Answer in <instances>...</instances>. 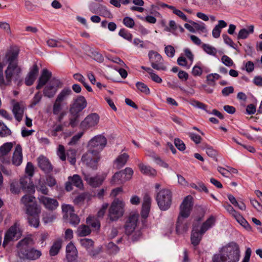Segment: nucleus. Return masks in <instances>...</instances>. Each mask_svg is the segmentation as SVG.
I'll list each match as a JSON object with an SVG mask.
<instances>
[{
  "mask_svg": "<svg viewBox=\"0 0 262 262\" xmlns=\"http://www.w3.org/2000/svg\"><path fill=\"white\" fill-rule=\"evenodd\" d=\"M107 140L101 135L95 136L89 142L90 149L82 157L81 160L90 167L95 169L100 160L99 152L106 146Z\"/></svg>",
  "mask_w": 262,
  "mask_h": 262,
  "instance_id": "obj_1",
  "label": "nucleus"
},
{
  "mask_svg": "<svg viewBox=\"0 0 262 262\" xmlns=\"http://www.w3.org/2000/svg\"><path fill=\"white\" fill-rule=\"evenodd\" d=\"M219 254H214L212 262H238L239 259V250L237 245L231 243L220 249Z\"/></svg>",
  "mask_w": 262,
  "mask_h": 262,
  "instance_id": "obj_2",
  "label": "nucleus"
},
{
  "mask_svg": "<svg viewBox=\"0 0 262 262\" xmlns=\"http://www.w3.org/2000/svg\"><path fill=\"white\" fill-rule=\"evenodd\" d=\"M33 244V241L31 237H25L18 243L17 254L20 258L34 260L41 256L40 251L29 247V245Z\"/></svg>",
  "mask_w": 262,
  "mask_h": 262,
  "instance_id": "obj_3",
  "label": "nucleus"
},
{
  "mask_svg": "<svg viewBox=\"0 0 262 262\" xmlns=\"http://www.w3.org/2000/svg\"><path fill=\"white\" fill-rule=\"evenodd\" d=\"M4 65L0 62V87L5 88L7 86L10 85L12 82L17 79L19 77L20 71L16 68H13L12 66H8L4 72Z\"/></svg>",
  "mask_w": 262,
  "mask_h": 262,
  "instance_id": "obj_4",
  "label": "nucleus"
},
{
  "mask_svg": "<svg viewBox=\"0 0 262 262\" xmlns=\"http://www.w3.org/2000/svg\"><path fill=\"white\" fill-rule=\"evenodd\" d=\"M156 200L161 210H167L172 204V193L169 189H161L157 191Z\"/></svg>",
  "mask_w": 262,
  "mask_h": 262,
  "instance_id": "obj_5",
  "label": "nucleus"
},
{
  "mask_svg": "<svg viewBox=\"0 0 262 262\" xmlns=\"http://www.w3.org/2000/svg\"><path fill=\"white\" fill-rule=\"evenodd\" d=\"M72 95V91L69 87L63 88L57 95L53 104V114H58L68 104L69 98Z\"/></svg>",
  "mask_w": 262,
  "mask_h": 262,
  "instance_id": "obj_6",
  "label": "nucleus"
},
{
  "mask_svg": "<svg viewBox=\"0 0 262 262\" xmlns=\"http://www.w3.org/2000/svg\"><path fill=\"white\" fill-rule=\"evenodd\" d=\"M20 203L25 206L27 214H35L41 212L40 207L37 205L35 198L32 195H24L21 198Z\"/></svg>",
  "mask_w": 262,
  "mask_h": 262,
  "instance_id": "obj_7",
  "label": "nucleus"
},
{
  "mask_svg": "<svg viewBox=\"0 0 262 262\" xmlns=\"http://www.w3.org/2000/svg\"><path fill=\"white\" fill-rule=\"evenodd\" d=\"M125 203L119 199H115L112 203L108 210V216L110 221H116L124 213Z\"/></svg>",
  "mask_w": 262,
  "mask_h": 262,
  "instance_id": "obj_8",
  "label": "nucleus"
},
{
  "mask_svg": "<svg viewBox=\"0 0 262 262\" xmlns=\"http://www.w3.org/2000/svg\"><path fill=\"white\" fill-rule=\"evenodd\" d=\"M21 236V232L19 229V225L15 223L5 233L4 240L3 244L4 247L10 242L15 241L20 238Z\"/></svg>",
  "mask_w": 262,
  "mask_h": 262,
  "instance_id": "obj_9",
  "label": "nucleus"
},
{
  "mask_svg": "<svg viewBox=\"0 0 262 262\" xmlns=\"http://www.w3.org/2000/svg\"><path fill=\"white\" fill-rule=\"evenodd\" d=\"M151 66L157 70L166 71L167 67L164 63L162 56L157 52L151 50L148 52Z\"/></svg>",
  "mask_w": 262,
  "mask_h": 262,
  "instance_id": "obj_10",
  "label": "nucleus"
},
{
  "mask_svg": "<svg viewBox=\"0 0 262 262\" xmlns=\"http://www.w3.org/2000/svg\"><path fill=\"white\" fill-rule=\"evenodd\" d=\"M100 117L97 113H91L88 115L80 123V127L87 130L95 127L99 123Z\"/></svg>",
  "mask_w": 262,
  "mask_h": 262,
  "instance_id": "obj_11",
  "label": "nucleus"
},
{
  "mask_svg": "<svg viewBox=\"0 0 262 262\" xmlns=\"http://www.w3.org/2000/svg\"><path fill=\"white\" fill-rule=\"evenodd\" d=\"M193 198L190 195L186 196L180 207V214L178 217H188L190 213L193 203Z\"/></svg>",
  "mask_w": 262,
  "mask_h": 262,
  "instance_id": "obj_12",
  "label": "nucleus"
},
{
  "mask_svg": "<svg viewBox=\"0 0 262 262\" xmlns=\"http://www.w3.org/2000/svg\"><path fill=\"white\" fill-rule=\"evenodd\" d=\"M59 84L60 81L58 79L52 78L43 89V95L49 98H53L57 92Z\"/></svg>",
  "mask_w": 262,
  "mask_h": 262,
  "instance_id": "obj_13",
  "label": "nucleus"
},
{
  "mask_svg": "<svg viewBox=\"0 0 262 262\" xmlns=\"http://www.w3.org/2000/svg\"><path fill=\"white\" fill-rule=\"evenodd\" d=\"M87 106V101L82 96H78L74 101L70 108L69 112L74 114L79 113Z\"/></svg>",
  "mask_w": 262,
  "mask_h": 262,
  "instance_id": "obj_14",
  "label": "nucleus"
},
{
  "mask_svg": "<svg viewBox=\"0 0 262 262\" xmlns=\"http://www.w3.org/2000/svg\"><path fill=\"white\" fill-rule=\"evenodd\" d=\"M68 180L65 184V188L67 191H71L73 189V185L79 189L83 188L82 181L79 175L74 174L73 176H70Z\"/></svg>",
  "mask_w": 262,
  "mask_h": 262,
  "instance_id": "obj_15",
  "label": "nucleus"
},
{
  "mask_svg": "<svg viewBox=\"0 0 262 262\" xmlns=\"http://www.w3.org/2000/svg\"><path fill=\"white\" fill-rule=\"evenodd\" d=\"M39 203L49 210L56 209L59 205L58 201L53 198H51L44 195H40L38 197Z\"/></svg>",
  "mask_w": 262,
  "mask_h": 262,
  "instance_id": "obj_16",
  "label": "nucleus"
},
{
  "mask_svg": "<svg viewBox=\"0 0 262 262\" xmlns=\"http://www.w3.org/2000/svg\"><path fill=\"white\" fill-rule=\"evenodd\" d=\"M138 218L139 215L138 214H134L129 216L125 225V233L127 235H132L133 232L136 230Z\"/></svg>",
  "mask_w": 262,
  "mask_h": 262,
  "instance_id": "obj_17",
  "label": "nucleus"
},
{
  "mask_svg": "<svg viewBox=\"0 0 262 262\" xmlns=\"http://www.w3.org/2000/svg\"><path fill=\"white\" fill-rule=\"evenodd\" d=\"M13 144L12 142H7L0 147V162L3 164L9 163L7 156L12 148Z\"/></svg>",
  "mask_w": 262,
  "mask_h": 262,
  "instance_id": "obj_18",
  "label": "nucleus"
},
{
  "mask_svg": "<svg viewBox=\"0 0 262 262\" xmlns=\"http://www.w3.org/2000/svg\"><path fill=\"white\" fill-rule=\"evenodd\" d=\"M84 180L88 183L89 185L93 187H97L100 186L104 180L102 177L97 176L92 177L90 174L83 172Z\"/></svg>",
  "mask_w": 262,
  "mask_h": 262,
  "instance_id": "obj_19",
  "label": "nucleus"
},
{
  "mask_svg": "<svg viewBox=\"0 0 262 262\" xmlns=\"http://www.w3.org/2000/svg\"><path fill=\"white\" fill-rule=\"evenodd\" d=\"M38 166L46 173H50L53 170V166L49 160L43 156L37 159Z\"/></svg>",
  "mask_w": 262,
  "mask_h": 262,
  "instance_id": "obj_20",
  "label": "nucleus"
},
{
  "mask_svg": "<svg viewBox=\"0 0 262 262\" xmlns=\"http://www.w3.org/2000/svg\"><path fill=\"white\" fill-rule=\"evenodd\" d=\"M52 73L47 69H43L42 71L41 74L38 80V84L36 85V89L39 90L43 86L47 84V82L51 79Z\"/></svg>",
  "mask_w": 262,
  "mask_h": 262,
  "instance_id": "obj_21",
  "label": "nucleus"
},
{
  "mask_svg": "<svg viewBox=\"0 0 262 262\" xmlns=\"http://www.w3.org/2000/svg\"><path fill=\"white\" fill-rule=\"evenodd\" d=\"M25 108V105L23 102H16L13 104L12 112L18 122L22 120Z\"/></svg>",
  "mask_w": 262,
  "mask_h": 262,
  "instance_id": "obj_22",
  "label": "nucleus"
},
{
  "mask_svg": "<svg viewBox=\"0 0 262 262\" xmlns=\"http://www.w3.org/2000/svg\"><path fill=\"white\" fill-rule=\"evenodd\" d=\"M23 162L22 148L19 144L16 146L13 152L12 162L13 165L18 166Z\"/></svg>",
  "mask_w": 262,
  "mask_h": 262,
  "instance_id": "obj_23",
  "label": "nucleus"
},
{
  "mask_svg": "<svg viewBox=\"0 0 262 262\" xmlns=\"http://www.w3.org/2000/svg\"><path fill=\"white\" fill-rule=\"evenodd\" d=\"M66 253L68 262H74L76 259L77 251L73 244L70 243L67 246Z\"/></svg>",
  "mask_w": 262,
  "mask_h": 262,
  "instance_id": "obj_24",
  "label": "nucleus"
},
{
  "mask_svg": "<svg viewBox=\"0 0 262 262\" xmlns=\"http://www.w3.org/2000/svg\"><path fill=\"white\" fill-rule=\"evenodd\" d=\"M151 203V199L150 196L147 194H145L143 198L141 211V215L143 218H146L148 216L150 209Z\"/></svg>",
  "mask_w": 262,
  "mask_h": 262,
  "instance_id": "obj_25",
  "label": "nucleus"
},
{
  "mask_svg": "<svg viewBox=\"0 0 262 262\" xmlns=\"http://www.w3.org/2000/svg\"><path fill=\"white\" fill-rule=\"evenodd\" d=\"M18 53L17 51H12L8 53L7 55V59L8 62V66H12L13 68H16L18 71L21 72L20 68L18 66L17 64V56Z\"/></svg>",
  "mask_w": 262,
  "mask_h": 262,
  "instance_id": "obj_26",
  "label": "nucleus"
},
{
  "mask_svg": "<svg viewBox=\"0 0 262 262\" xmlns=\"http://www.w3.org/2000/svg\"><path fill=\"white\" fill-rule=\"evenodd\" d=\"M38 72V69L37 65H33L25 80V83L27 85L29 86L33 83Z\"/></svg>",
  "mask_w": 262,
  "mask_h": 262,
  "instance_id": "obj_27",
  "label": "nucleus"
},
{
  "mask_svg": "<svg viewBox=\"0 0 262 262\" xmlns=\"http://www.w3.org/2000/svg\"><path fill=\"white\" fill-rule=\"evenodd\" d=\"M129 157V155L126 153L120 154L114 162V166L117 169L121 168L126 164Z\"/></svg>",
  "mask_w": 262,
  "mask_h": 262,
  "instance_id": "obj_28",
  "label": "nucleus"
},
{
  "mask_svg": "<svg viewBox=\"0 0 262 262\" xmlns=\"http://www.w3.org/2000/svg\"><path fill=\"white\" fill-rule=\"evenodd\" d=\"M189 223L185 221L184 218L178 217L176 226V231L178 234H182L187 231Z\"/></svg>",
  "mask_w": 262,
  "mask_h": 262,
  "instance_id": "obj_29",
  "label": "nucleus"
},
{
  "mask_svg": "<svg viewBox=\"0 0 262 262\" xmlns=\"http://www.w3.org/2000/svg\"><path fill=\"white\" fill-rule=\"evenodd\" d=\"M203 234L201 233V230L198 231V229H195V227H193L190 239L191 243L193 245V246H196L199 244L202 239Z\"/></svg>",
  "mask_w": 262,
  "mask_h": 262,
  "instance_id": "obj_30",
  "label": "nucleus"
},
{
  "mask_svg": "<svg viewBox=\"0 0 262 262\" xmlns=\"http://www.w3.org/2000/svg\"><path fill=\"white\" fill-rule=\"evenodd\" d=\"M139 167L141 172L144 174L151 177H155L157 175V171L150 166L140 163Z\"/></svg>",
  "mask_w": 262,
  "mask_h": 262,
  "instance_id": "obj_31",
  "label": "nucleus"
},
{
  "mask_svg": "<svg viewBox=\"0 0 262 262\" xmlns=\"http://www.w3.org/2000/svg\"><path fill=\"white\" fill-rule=\"evenodd\" d=\"M215 218L211 215L210 216L202 225L201 227V232L202 234L205 233L208 229L211 228L215 224Z\"/></svg>",
  "mask_w": 262,
  "mask_h": 262,
  "instance_id": "obj_32",
  "label": "nucleus"
},
{
  "mask_svg": "<svg viewBox=\"0 0 262 262\" xmlns=\"http://www.w3.org/2000/svg\"><path fill=\"white\" fill-rule=\"evenodd\" d=\"M20 184L23 190L25 192L29 193L30 194H33L35 192V190L34 186L30 183L28 184L25 179H21L20 180Z\"/></svg>",
  "mask_w": 262,
  "mask_h": 262,
  "instance_id": "obj_33",
  "label": "nucleus"
},
{
  "mask_svg": "<svg viewBox=\"0 0 262 262\" xmlns=\"http://www.w3.org/2000/svg\"><path fill=\"white\" fill-rule=\"evenodd\" d=\"M91 232V230L89 226L85 225H80L76 231L77 235L80 237L85 236L89 235Z\"/></svg>",
  "mask_w": 262,
  "mask_h": 262,
  "instance_id": "obj_34",
  "label": "nucleus"
},
{
  "mask_svg": "<svg viewBox=\"0 0 262 262\" xmlns=\"http://www.w3.org/2000/svg\"><path fill=\"white\" fill-rule=\"evenodd\" d=\"M236 221L248 231H251L252 228L248 222L243 217V216L238 213L234 216Z\"/></svg>",
  "mask_w": 262,
  "mask_h": 262,
  "instance_id": "obj_35",
  "label": "nucleus"
},
{
  "mask_svg": "<svg viewBox=\"0 0 262 262\" xmlns=\"http://www.w3.org/2000/svg\"><path fill=\"white\" fill-rule=\"evenodd\" d=\"M254 31V26L250 25L248 27V29L244 28L241 29L238 34V39H246L248 37L250 33H252Z\"/></svg>",
  "mask_w": 262,
  "mask_h": 262,
  "instance_id": "obj_36",
  "label": "nucleus"
},
{
  "mask_svg": "<svg viewBox=\"0 0 262 262\" xmlns=\"http://www.w3.org/2000/svg\"><path fill=\"white\" fill-rule=\"evenodd\" d=\"M46 182L43 180L39 179L36 184V188L38 191L42 194L47 195L49 193V189L47 187Z\"/></svg>",
  "mask_w": 262,
  "mask_h": 262,
  "instance_id": "obj_37",
  "label": "nucleus"
},
{
  "mask_svg": "<svg viewBox=\"0 0 262 262\" xmlns=\"http://www.w3.org/2000/svg\"><path fill=\"white\" fill-rule=\"evenodd\" d=\"M62 210L63 213V218L67 219L69 216L75 213L74 207L70 205L64 204L62 206Z\"/></svg>",
  "mask_w": 262,
  "mask_h": 262,
  "instance_id": "obj_38",
  "label": "nucleus"
},
{
  "mask_svg": "<svg viewBox=\"0 0 262 262\" xmlns=\"http://www.w3.org/2000/svg\"><path fill=\"white\" fill-rule=\"evenodd\" d=\"M37 213L35 214H27L28 220L29 225L34 227H37L39 224V214Z\"/></svg>",
  "mask_w": 262,
  "mask_h": 262,
  "instance_id": "obj_39",
  "label": "nucleus"
},
{
  "mask_svg": "<svg viewBox=\"0 0 262 262\" xmlns=\"http://www.w3.org/2000/svg\"><path fill=\"white\" fill-rule=\"evenodd\" d=\"M131 2L135 5L130 8L131 10L140 12H143L144 11V8L142 7L144 5L143 0H131Z\"/></svg>",
  "mask_w": 262,
  "mask_h": 262,
  "instance_id": "obj_40",
  "label": "nucleus"
},
{
  "mask_svg": "<svg viewBox=\"0 0 262 262\" xmlns=\"http://www.w3.org/2000/svg\"><path fill=\"white\" fill-rule=\"evenodd\" d=\"M122 173L123 172L121 171L116 172L112 177L111 183L113 184H116L122 183L125 181L126 180H124V178Z\"/></svg>",
  "mask_w": 262,
  "mask_h": 262,
  "instance_id": "obj_41",
  "label": "nucleus"
},
{
  "mask_svg": "<svg viewBox=\"0 0 262 262\" xmlns=\"http://www.w3.org/2000/svg\"><path fill=\"white\" fill-rule=\"evenodd\" d=\"M189 22L194 26L195 29V32L196 31H200L201 33H205L207 32V30L206 28L205 24L202 22H200V23H196L192 20H189Z\"/></svg>",
  "mask_w": 262,
  "mask_h": 262,
  "instance_id": "obj_42",
  "label": "nucleus"
},
{
  "mask_svg": "<svg viewBox=\"0 0 262 262\" xmlns=\"http://www.w3.org/2000/svg\"><path fill=\"white\" fill-rule=\"evenodd\" d=\"M202 48L205 52L210 55L215 56L217 54L216 49L209 44L203 43Z\"/></svg>",
  "mask_w": 262,
  "mask_h": 262,
  "instance_id": "obj_43",
  "label": "nucleus"
},
{
  "mask_svg": "<svg viewBox=\"0 0 262 262\" xmlns=\"http://www.w3.org/2000/svg\"><path fill=\"white\" fill-rule=\"evenodd\" d=\"M61 248V241H57L54 243L50 250V254L51 256L57 255Z\"/></svg>",
  "mask_w": 262,
  "mask_h": 262,
  "instance_id": "obj_44",
  "label": "nucleus"
},
{
  "mask_svg": "<svg viewBox=\"0 0 262 262\" xmlns=\"http://www.w3.org/2000/svg\"><path fill=\"white\" fill-rule=\"evenodd\" d=\"M202 149L205 150L207 155L210 157H214L216 156V152L212 147L206 143H203L202 146Z\"/></svg>",
  "mask_w": 262,
  "mask_h": 262,
  "instance_id": "obj_45",
  "label": "nucleus"
},
{
  "mask_svg": "<svg viewBox=\"0 0 262 262\" xmlns=\"http://www.w3.org/2000/svg\"><path fill=\"white\" fill-rule=\"evenodd\" d=\"M11 132L2 122L0 121V136L2 137L10 135Z\"/></svg>",
  "mask_w": 262,
  "mask_h": 262,
  "instance_id": "obj_46",
  "label": "nucleus"
},
{
  "mask_svg": "<svg viewBox=\"0 0 262 262\" xmlns=\"http://www.w3.org/2000/svg\"><path fill=\"white\" fill-rule=\"evenodd\" d=\"M67 156L70 163L74 165L76 162V151L74 149H70L67 150Z\"/></svg>",
  "mask_w": 262,
  "mask_h": 262,
  "instance_id": "obj_47",
  "label": "nucleus"
},
{
  "mask_svg": "<svg viewBox=\"0 0 262 262\" xmlns=\"http://www.w3.org/2000/svg\"><path fill=\"white\" fill-rule=\"evenodd\" d=\"M151 157L153 159L154 161L159 166L165 168H169L168 164L160 159V158L156 156L155 154H152L151 155Z\"/></svg>",
  "mask_w": 262,
  "mask_h": 262,
  "instance_id": "obj_48",
  "label": "nucleus"
},
{
  "mask_svg": "<svg viewBox=\"0 0 262 262\" xmlns=\"http://www.w3.org/2000/svg\"><path fill=\"white\" fill-rule=\"evenodd\" d=\"M190 186L199 191H203L207 193L209 192L207 187L202 182H198L197 184L191 183Z\"/></svg>",
  "mask_w": 262,
  "mask_h": 262,
  "instance_id": "obj_49",
  "label": "nucleus"
},
{
  "mask_svg": "<svg viewBox=\"0 0 262 262\" xmlns=\"http://www.w3.org/2000/svg\"><path fill=\"white\" fill-rule=\"evenodd\" d=\"M81 245L86 249H91L94 245L93 241L89 238H83L80 240Z\"/></svg>",
  "mask_w": 262,
  "mask_h": 262,
  "instance_id": "obj_50",
  "label": "nucleus"
},
{
  "mask_svg": "<svg viewBox=\"0 0 262 262\" xmlns=\"http://www.w3.org/2000/svg\"><path fill=\"white\" fill-rule=\"evenodd\" d=\"M86 223L90 225L92 227L95 229H99L100 227V222L94 217H89L86 219Z\"/></svg>",
  "mask_w": 262,
  "mask_h": 262,
  "instance_id": "obj_51",
  "label": "nucleus"
},
{
  "mask_svg": "<svg viewBox=\"0 0 262 262\" xmlns=\"http://www.w3.org/2000/svg\"><path fill=\"white\" fill-rule=\"evenodd\" d=\"M136 86L138 89L142 93L148 95L150 93L149 89L147 85L141 82L136 83Z\"/></svg>",
  "mask_w": 262,
  "mask_h": 262,
  "instance_id": "obj_52",
  "label": "nucleus"
},
{
  "mask_svg": "<svg viewBox=\"0 0 262 262\" xmlns=\"http://www.w3.org/2000/svg\"><path fill=\"white\" fill-rule=\"evenodd\" d=\"M106 248L108 252L111 254H116L119 250L118 247L113 242L108 243Z\"/></svg>",
  "mask_w": 262,
  "mask_h": 262,
  "instance_id": "obj_53",
  "label": "nucleus"
},
{
  "mask_svg": "<svg viewBox=\"0 0 262 262\" xmlns=\"http://www.w3.org/2000/svg\"><path fill=\"white\" fill-rule=\"evenodd\" d=\"M119 35L128 41H130L133 37L132 34L124 29H122L120 30Z\"/></svg>",
  "mask_w": 262,
  "mask_h": 262,
  "instance_id": "obj_54",
  "label": "nucleus"
},
{
  "mask_svg": "<svg viewBox=\"0 0 262 262\" xmlns=\"http://www.w3.org/2000/svg\"><path fill=\"white\" fill-rule=\"evenodd\" d=\"M123 172V176L124 178V180H129L131 179L134 171L131 168H126L124 170H122Z\"/></svg>",
  "mask_w": 262,
  "mask_h": 262,
  "instance_id": "obj_55",
  "label": "nucleus"
},
{
  "mask_svg": "<svg viewBox=\"0 0 262 262\" xmlns=\"http://www.w3.org/2000/svg\"><path fill=\"white\" fill-rule=\"evenodd\" d=\"M57 155L62 161H65L66 155L65 154V149L63 145H59L57 151Z\"/></svg>",
  "mask_w": 262,
  "mask_h": 262,
  "instance_id": "obj_56",
  "label": "nucleus"
},
{
  "mask_svg": "<svg viewBox=\"0 0 262 262\" xmlns=\"http://www.w3.org/2000/svg\"><path fill=\"white\" fill-rule=\"evenodd\" d=\"M70 115L71 116V117L70 118V119H69L70 120L69 124L72 127H73L76 125L77 120H78V118L79 117V113H77L76 114H74L72 112H70Z\"/></svg>",
  "mask_w": 262,
  "mask_h": 262,
  "instance_id": "obj_57",
  "label": "nucleus"
},
{
  "mask_svg": "<svg viewBox=\"0 0 262 262\" xmlns=\"http://www.w3.org/2000/svg\"><path fill=\"white\" fill-rule=\"evenodd\" d=\"M63 126L62 125H55L53 126L52 129L50 130V134L52 136L56 137L57 136V133L62 131Z\"/></svg>",
  "mask_w": 262,
  "mask_h": 262,
  "instance_id": "obj_58",
  "label": "nucleus"
},
{
  "mask_svg": "<svg viewBox=\"0 0 262 262\" xmlns=\"http://www.w3.org/2000/svg\"><path fill=\"white\" fill-rule=\"evenodd\" d=\"M67 219L69 220V223L71 225H74V226H76V225H78L80 222L79 217L75 213L72 214V215L69 216V218H67Z\"/></svg>",
  "mask_w": 262,
  "mask_h": 262,
  "instance_id": "obj_59",
  "label": "nucleus"
},
{
  "mask_svg": "<svg viewBox=\"0 0 262 262\" xmlns=\"http://www.w3.org/2000/svg\"><path fill=\"white\" fill-rule=\"evenodd\" d=\"M221 61L223 64L228 67H231L234 65L233 60L227 55H223L222 57Z\"/></svg>",
  "mask_w": 262,
  "mask_h": 262,
  "instance_id": "obj_60",
  "label": "nucleus"
},
{
  "mask_svg": "<svg viewBox=\"0 0 262 262\" xmlns=\"http://www.w3.org/2000/svg\"><path fill=\"white\" fill-rule=\"evenodd\" d=\"M173 9V13L175 15H177L178 17L181 18L184 21H187L189 22V20L188 19L186 15L180 10L177 9L176 7L172 8Z\"/></svg>",
  "mask_w": 262,
  "mask_h": 262,
  "instance_id": "obj_61",
  "label": "nucleus"
},
{
  "mask_svg": "<svg viewBox=\"0 0 262 262\" xmlns=\"http://www.w3.org/2000/svg\"><path fill=\"white\" fill-rule=\"evenodd\" d=\"M41 98L42 95L40 93V92H38L37 93H36L31 101V106L33 107L35 106L40 102Z\"/></svg>",
  "mask_w": 262,
  "mask_h": 262,
  "instance_id": "obj_62",
  "label": "nucleus"
},
{
  "mask_svg": "<svg viewBox=\"0 0 262 262\" xmlns=\"http://www.w3.org/2000/svg\"><path fill=\"white\" fill-rule=\"evenodd\" d=\"M123 24L127 27L132 28L135 26V21L129 17H125L123 20Z\"/></svg>",
  "mask_w": 262,
  "mask_h": 262,
  "instance_id": "obj_63",
  "label": "nucleus"
},
{
  "mask_svg": "<svg viewBox=\"0 0 262 262\" xmlns=\"http://www.w3.org/2000/svg\"><path fill=\"white\" fill-rule=\"evenodd\" d=\"M164 51H165V54L169 57L171 58L174 56V53H175V50L172 46H171L170 45L166 46L165 47Z\"/></svg>",
  "mask_w": 262,
  "mask_h": 262,
  "instance_id": "obj_64",
  "label": "nucleus"
}]
</instances>
